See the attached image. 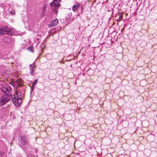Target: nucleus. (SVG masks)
Here are the masks:
<instances>
[{"label":"nucleus","mask_w":157,"mask_h":157,"mask_svg":"<svg viewBox=\"0 0 157 157\" xmlns=\"http://www.w3.org/2000/svg\"><path fill=\"white\" fill-rule=\"evenodd\" d=\"M19 141L21 144L24 145L27 143L28 139L27 137L25 136H21Z\"/></svg>","instance_id":"obj_5"},{"label":"nucleus","mask_w":157,"mask_h":157,"mask_svg":"<svg viewBox=\"0 0 157 157\" xmlns=\"http://www.w3.org/2000/svg\"><path fill=\"white\" fill-rule=\"evenodd\" d=\"M37 81H38V80H37V79H35V80L34 81V82H33V84L32 86V87L33 88V87H34V86L36 85V83H37Z\"/></svg>","instance_id":"obj_14"},{"label":"nucleus","mask_w":157,"mask_h":157,"mask_svg":"<svg viewBox=\"0 0 157 157\" xmlns=\"http://www.w3.org/2000/svg\"><path fill=\"white\" fill-rule=\"evenodd\" d=\"M12 102L16 106L19 107L22 102V100L21 98L17 97L14 96V97H12Z\"/></svg>","instance_id":"obj_2"},{"label":"nucleus","mask_w":157,"mask_h":157,"mask_svg":"<svg viewBox=\"0 0 157 157\" xmlns=\"http://www.w3.org/2000/svg\"><path fill=\"white\" fill-rule=\"evenodd\" d=\"M0 89L3 93H7L11 90L10 88L8 86L5 84L0 85Z\"/></svg>","instance_id":"obj_4"},{"label":"nucleus","mask_w":157,"mask_h":157,"mask_svg":"<svg viewBox=\"0 0 157 157\" xmlns=\"http://www.w3.org/2000/svg\"><path fill=\"white\" fill-rule=\"evenodd\" d=\"M4 153L3 152H2L0 153V157H2V156L3 155Z\"/></svg>","instance_id":"obj_15"},{"label":"nucleus","mask_w":157,"mask_h":157,"mask_svg":"<svg viewBox=\"0 0 157 157\" xmlns=\"http://www.w3.org/2000/svg\"><path fill=\"white\" fill-rule=\"evenodd\" d=\"M119 15L120 16L119 18L117 20V21L118 22H120V21H121V20L122 19V18L123 17V13H119Z\"/></svg>","instance_id":"obj_11"},{"label":"nucleus","mask_w":157,"mask_h":157,"mask_svg":"<svg viewBox=\"0 0 157 157\" xmlns=\"http://www.w3.org/2000/svg\"><path fill=\"white\" fill-rule=\"evenodd\" d=\"M4 34L11 35L12 33L10 29L7 27H5L3 29H0V35Z\"/></svg>","instance_id":"obj_3"},{"label":"nucleus","mask_w":157,"mask_h":157,"mask_svg":"<svg viewBox=\"0 0 157 157\" xmlns=\"http://www.w3.org/2000/svg\"><path fill=\"white\" fill-rule=\"evenodd\" d=\"M9 100V98L7 96L3 97L0 100V106L3 105Z\"/></svg>","instance_id":"obj_6"},{"label":"nucleus","mask_w":157,"mask_h":157,"mask_svg":"<svg viewBox=\"0 0 157 157\" xmlns=\"http://www.w3.org/2000/svg\"><path fill=\"white\" fill-rule=\"evenodd\" d=\"M80 6V4L78 3L72 7V10L74 11H77L78 10V9Z\"/></svg>","instance_id":"obj_9"},{"label":"nucleus","mask_w":157,"mask_h":157,"mask_svg":"<svg viewBox=\"0 0 157 157\" xmlns=\"http://www.w3.org/2000/svg\"><path fill=\"white\" fill-rule=\"evenodd\" d=\"M58 23V20L57 19H56L55 20L52 21L50 24L48 25L49 27L51 26H54L57 25Z\"/></svg>","instance_id":"obj_8"},{"label":"nucleus","mask_w":157,"mask_h":157,"mask_svg":"<svg viewBox=\"0 0 157 157\" xmlns=\"http://www.w3.org/2000/svg\"><path fill=\"white\" fill-rule=\"evenodd\" d=\"M60 1L61 0H53V2L50 4V6L54 12H57L58 7L60 5L59 3Z\"/></svg>","instance_id":"obj_1"},{"label":"nucleus","mask_w":157,"mask_h":157,"mask_svg":"<svg viewBox=\"0 0 157 157\" xmlns=\"http://www.w3.org/2000/svg\"><path fill=\"white\" fill-rule=\"evenodd\" d=\"M36 67L35 64L34 62L29 65L30 73L31 75H33L34 72V70Z\"/></svg>","instance_id":"obj_7"},{"label":"nucleus","mask_w":157,"mask_h":157,"mask_svg":"<svg viewBox=\"0 0 157 157\" xmlns=\"http://www.w3.org/2000/svg\"><path fill=\"white\" fill-rule=\"evenodd\" d=\"M63 73V69L61 68H59L58 69L57 73L59 75H61Z\"/></svg>","instance_id":"obj_12"},{"label":"nucleus","mask_w":157,"mask_h":157,"mask_svg":"<svg viewBox=\"0 0 157 157\" xmlns=\"http://www.w3.org/2000/svg\"><path fill=\"white\" fill-rule=\"evenodd\" d=\"M16 96H13V97L14 96H16V97H21V93H20V91L19 90H17L16 91L15 93Z\"/></svg>","instance_id":"obj_10"},{"label":"nucleus","mask_w":157,"mask_h":157,"mask_svg":"<svg viewBox=\"0 0 157 157\" xmlns=\"http://www.w3.org/2000/svg\"><path fill=\"white\" fill-rule=\"evenodd\" d=\"M27 49L31 52H34L33 49V47L32 46H30L28 47Z\"/></svg>","instance_id":"obj_13"}]
</instances>
